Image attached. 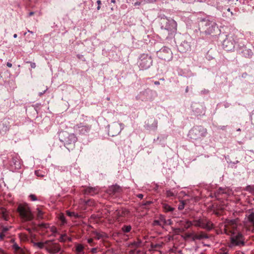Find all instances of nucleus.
<instances>
[{
    "label": "nucleus",
    "instance_id": "680f3d73",
    "mask_svg": "<svg viewBox=\"0 0 254 254\" xmlns=\"http://www.w3.org/2000/svg\"><path fill=\"white\" fill-rule=\"evenodd\" d=\"M160 80H164V78H161Z\"/></svg>",
    "mask_w": 254,
    "mask_h": 254
},
{
    "label": "nucleus",
    "instance_id": "1a4fd4ad",
    "mask_svg": "<svg viewBox=\"0 0 254 254\" xmlns=\"http://www.w3.org/2000/svg\"><path fill=\"white\" fill-rule=\"evenodd\" d=\"M91 128V126L85 125L83 123H79L73 127L74 130L80 134H86L88 133Z\"/></svg>",
    "mask_w": 254,
    "mask_h": 254
},
{
    "label": "nucleus",
    "instance_id": "6e6d98bb",
    "mask_svg": "<svg viewBox=\"0 0 254 254\" xmlns=\"http://www.w3.org/2000/svg\"><path fill=\"white\" fill-rule=\"evenodd\" d=\"M17 37V34H14V35H13V37H14V38H16Z\"/></svg>",
    "mask_w": 254,
    "mask_h": 254
},
{
    "label": "nucleus",
    "instance_id": "2f4dec72",
    "mask_svg": "<svg viewBox=\"0 0 254 254\" xmlns=\"http://www.w3.org/2000/svg\"><path fill=\"white\" fill-rule=\"evenodd\" d=\"M166 195L167 196H173L175 195V193L171 190H169L166 191Z\"/></svg>",
    "mask_w": 254,
    "mask_h": 254
},
{
    "label": "nucleus",
    "instance_id": "09e8293b",
    "mask_svg": "<svg viewBox=\"0 0 254 254\" xmlns=\"http://www.w3.org/2000/svg\"><path fill=\"white\" fill-rule=\"evenodd\" d=\"M154 83L155 84V85H159L160 84V82L158 81H154Z\"/></svg>",
    "mask_w": 254,
    "mask_h": 254
},
{
    "label": "nucleus",
    "instance_id": "a19ab883",
    "mask_svg": "<svg viewBox=\"0 0 254 254\" xmlns=\"http://www.w3.org/2000/svg\"><path fill=\"white\" fill-rule=\"evenodd\" d=\"M165 223L167 225H171L172 221L170 219H168L165 221Z\"/></svg>",
    "mask_w": 254,
    "mask_h": 254
},
{
    "label": "nucleus",
    "instance_id": "aec40b11",
    "mask_svg": "<svg viewBox=\"0 0 254 254\" xmlns=\"http://www.w3.org/2000/svg\"><path fill=\"white\" fill-rule=\"evenodd\" d=\"M163 207L164 211L166 212L173 211L174 209L173 207H172L166 203L163 204Z\"/></svg>",
    "mask_w": 254,
    "mask_h": 254
},
{
    "label": "nucleus",
    "instance_id": "58836bf2",
    "mask_svg": "<svg viewBox=\"0 0 254 254\" xmlns=\"http://www.w3.org/2000/svg\"><path fill=\"white\" fill-rule=\"evenodd\" d=\"M14 164L15 165V167L17 168H19L20 167V162L19 161H16L15 162H14Z\"/></svg>",
    "mask_w": 254,
    "mask_h": 254
},
{
    "label": "nucleus",
    "instance_id": "b1692460",
    "mask_svg": "<svg viewBox=\"0 0 254 254\" xmlns=\"http://www.w3.org/2000/svg\"><path fill=\"white\" fill-rule=\"evenodd\" d=\"M59 218L60 220L61 221V225H64L66 223V221L65 218L64 214H61L59 215Z\"/></svg>",
    "mask_w": 254,
    "mask_h": 254
},
{
    "label": "nucleus",
    "instance_id": "e2e57ef3",
    "mask_svg": "<svg viewBox=\"0 0 254 254\" xmlns=\"http://www.w3.org/2000/svg\"><path fill=\"white\" fill-rule=\"evenodd\" d=\"M30 15H31V14H33V12H30Z\"/></svg>",
    "mask_w": 254,
    "mask_h": 254
},
{
    "label": "nucleus",
    "instance_id": "bf43d9fd",
    "mask_svg": "<svg viewBox=\"0 0 254 254\" xmlns=\"http://www.w3.org/2000/svg\"><path fill=\"white\" fill-rule=\"evenodd\" d=\"M28 32L30 33H31V34H33V32L31 31H30V30H28L27 31Z\"/></svg>",
    "mask_w": 254,
    "mask_h": 254
},
{
    "label": "nucleus",
    "instance_id": "c9c22d12",
    "mask_svg": "<svg viewBox=\"0 0 254 254\" xmlns=\"http://www.w3.org/2000/svg\"><path fill=\"white\" fill-rule=\"evenodd\" d=\"M29 197L30 198V199H31V200L32 201H36L37 200L36 196L34 195V194H30L29 195Z\"/></svg>",
    "mask_w": 254,
    "mask_h": 254
},
{
    "label": "nucleus",
    "instance_id": "7ed1b4c3",
    "mask_svg": "<svg viewBox=\"0 0 254 254\" xmlns=\"http://www.w3.org/2000/svg\"><path fill=\"white\" fill-rule=\"evenodd\" d=\"M200 25L203 28L206 34L213 36L214 35H219L220 34V30L218 29L216 23L214 21L204 18L201 20Z\"/></svg>",
    "mask_w": 254,
    "mask_h": 254
},
{
    "label": "nucleus",
    "instance_id": "7c9ffc66",
    "mask_svg": "<svg viewBox=\"0 0 254 254\" xmlns=\"http://www.w3.org/2000/svg\"><path fill=\"white\" fill-rule=\"evenodd\" d=\"M247 190L249 191L252 193H254V185L253 186H248L247 187Z\"/></svg>",
    "mask_w": 254,
    "mask_h": 254
},
{
    "label": "nucleus",
    "instance_id": "f03ea898",
    "mask_svg": "<svg viewBox=\"0 0 254 254\" xmlns=\"http://www.w3.org/2000/svg\"><path fill=\"white\" fill-rule=\"evenodd\" d=\"M161 24L162 29H164V32H167L166 38L174 37L177 32V24L176 22L171 17H161Z\"/></svg>",
    "mask_w": 254,
    "mask_h": 254
},
{
    "label": "nucleus",
    "instance_id": "052dcab7",
    "mask_svg": "<svg viewBox=\"0 0 254 254\" xmlns=\"http://www.w3.org/2000/svg\"><path fill=\"white\" fill-rule=\"evenodd\" d=\"M188 91V87L186 88V92H187Z\"/></svg>",
    "mask_w": 254,
    "mask_h": 254
},
{
    "label": "nucleus",
    "instance_id": "a878e982",
    "mask_svg": "<svg viewBox=\"0 0 254 254\" xmlns=\"http://www.w3.org/2000/svg\"><path fill=\"white\" fill-rule=\"evenodd\" d=\"M66 240H68L69 241H71V239L68 238L65 234L62 235L60 237V241L62 242L65 241Z\"/></svg>",
    "mask_w": 254,
    "mask_h": 254
},
{
    "label": "nucleus",
    "instance_id": "49530a36",
    "mask_svg": "<svg viewBox=\"0 0 254 254\" xmlns=\"http://www.w3.org/2000/svg\"><path fill=\"white\" fill-rule=\"evenodd\" d=\"M137 197H138V198H141H141H143V194H138V195H137Z\"/></svg>",
    "mask_w": 254,
    "mask_h": 254
},
{
    "label": "nucleus",
    "instance_id": "473e14b6",
    "mask_svg": "<svg viewBox=\"0 0 254 254\" xmlns=\"http://www.w3.org/2000/svg\"><path fill=\"white\" fill-rule=\"evenodd\" d=\"M105 236V234H100L98 233H96V236L98 239H100L101 238H103Z\"/></svg>",
    "mask_w": 254,
    "mask_h": 254
},
{
    "label": "nucleus",
    "instance_id": "13d9d810",
    "mask_svg": "<svg viewBox=\"0 0 254 254\" xmlns=\"http://www.w3.org/2000/svg\"><path fill=\"white\" fill-rule=\"evenodd\" d=\"M111 2L115 3L116 2L115 0H111Z\"/></svg>",
    "mask_w": 254,
    "mask_h": 254
},
{
    "label": "nucleus",
    "instance_id": "6ab92c4d",
    "mask_svg": "<svg viewBox=\"0 0 254 254\" xmlns=\"http://www.w3.org/2000/svg\"><path fill=\"white\" fill-rule=\"evenodd\" d=\"M0 214H1L2 218L5 220H7L8 219V216L7 214V212L5 209L3 208H1L0 209Z\"/></svg>",
    "mask_w": 254,
    "mask_h": 254
},
{
    "label": "nucleus",
    "instance_id": "72a5a7b5",
    "mask_svg": "<svg viewBox=\"0 0 254 254\" xmlns=\"http://www.w3.org/2000/svg\"><path fill=\"white\" fill-rule=\"evenodd\" d=\"M161 245L160 244H151V248L153 249H157V248L160 247Z\"/></svg>",
    "mask_w": 254,
    "mask_h": 254
},
{
    "label": "nucleus",
    "instance_id": "603ef678",
    "mask_svg": "<svg viewBox=\"0 0 254 254\" xmlns=\"http://www.w3.org/2000/svg\"><path fill=\"white\" fill-rule=\"evenodd\" d=\"M140 2H135L134 3V5H138L140 4Z\"/></svg>",
    "mask_w": 254,
    "mask_h": 254
},
{
    "label": "nucleus",
    "instance_id": "3c124183",
    "mask_svg": "<svg viewBox=\"0 0 254 254\" xmlns=\"http://www.w3.org/2000/svg\"><path fill=\"white\" fill-rule=\"evenodd\" d=\"M135 253V250H131L130 252V254H134Z\"/></svg>",
    "mask_w": 254,
    "mask_h": 254
},
{
    "label": "nucleus",
    "instance_id": "79ce46f5",
    "mask_svg": "<svg viewBox=\"0 0 254 254\" xmlns=\"http://www.w3.org/2000/svg\"><path fill=\"white\" fill-rule=\"evenodd\" d=\"M8 230V228L7 227H3L2 229V232L4 233H6Z\"/></svg>",
    "mask_w": 254,
    "mask_h": 254
},
{
    "label": "nucleus",
    "instance_id": "4c0bfd02",
    "mask_svg": "<svg viewBox=\"0 0 254 254\" xmlns=\"http://www.w3.org/2000/svg\"><path fill=\"white\" fill-rule=\"evenodd\" d=\"M184 208V203L183 202H182L179 206H178V209L181 210H183Z\"/></svg>",
    "mask_w": 254,
    "mask_h": 254
},
{
    "label": "nucleus",
    "instance_id": "39448f33",
    "mask_svg": "<svg viewBox=\"0 0 254 254\" xmlns=\"http://www.w3.org/2000/svg\"><path fill=\"white\" fill-rule=\"evenodd\" d=\"M207 130L201 126L194 127L192 128L188 133V136L193 140L201 139L206 136Z\"/></svg>",
    "mask_w": 254,
    "mask_h": 254
},
{
    "label": "nucleus",
    "instance_id": "412c9836",
    "mask_svg": "<svg viewBox=\"0 0 254 254\" xmlns=\"http://www.w3.org/2000/svg\"><path fill=\"white\" fill-rule=\"evenodd\" d=\"M131 230L130 225H124L122 228V230L124 233H128Z\"/></svg>",
    "mask_w": 254,
    "mask_h": 254
},
{
    "label": "nucleus",
    "instance_id": "a211bd4d",
    "mask_svg": "<svg viewBox=\"0 0 254 254\" xmlns=\"http://www.w3.org/2000/svg\"><path fill=\"white\" fill-rule=\"evenodd\" d=\"M151 120L153 121L152 125H146V127L148 129H156L157 127V121L154 119H151Z\"/></svg>",
    "mask_w": 254,
    "mask_h": 254
},
{
    "label": "nucleus",
    "instance_id": "bb28decb",
    "mask_svg": "<svg viewBox=\"0 0 254 254\" xmlns=\"http://www.w3.org/2000/svg\"><path fill=\"white\" fill-rule=\"evenodd\" d=\"M37 217H38V218H39V219L42 218V215H43L42 211L39 208H38L37 209Z\"/></svg>",
    "mask_w": 254,
    "mask_h": 254
},
{
    "label": "nucleus",
    "instance_id": "37998d69",
    "mask_svg": "<svg viewBox=\"0 0 254 254\" xmlns=\"http://www.w3.org/2000/svg\"><path fill=\"white\" fill-rule=\"evenodd\" d=\"M30 65L32 68H34L36 67V64L34 63H31Z\"/></svg>",
    "mask_w": 254,
    "mask_h": 254
},
{
    "label": "nucleus",
    "instance_id": "8fccbe9b",
    "mask_svg": "<svg viewBox=\"0 0 254 254\" xmlns=\"http://www.w3.org/2000/svg\"><path fill=\"white\" fill-rule=\"evenodd\" d=\"M0 254H5L4 251L1 249H0Z\"/></svg>",
    "mask_w": 254,
    "mask_h": 254
},
{
    "label": "nucleus",
    "instance_id": "a18cd8bd",
    "mask_svg": "<svg viewBox=\"0 0 254 254\" xmlns=\"http://www.w3.org/2000/svg\"><path fill=\"white\" fill-rule=\"evenodd\" d=\"M6 65L8 67H11L12 66V64L9 62L7 63Z\"/></svg>",
    "mask_w": 254,
    "mask_h": 254
},
{
    "label": "nucleus",
    "instance_id": "4468645a",
    "mask_svg": "<svg viewBox=\"0 0 254 254\" xmlns=\"http://www.w3.org/2000/svg\"><path fill=\"white\" fill-rule=\"evenodd\" d=\"M123 128H124V125L123 124H122V123L115 124L112 126L111 130H113L114 129H117V130L115 132V133L119 134Z\"/></svg>",
    "mask_w": 254,
    "mask_h": 254
},
{
    "label": "nucleus",
    "instance_id": "9b49d317",
    "mask_svg": "<svg viewBox=\"0 0 254 254\" xmlns=\"http://www.w3.org/2000/svg\"><path fill=\"white\" fill-rule=\"evenodd\" d=\"M180 52L185 53L190 50V43L184 41L181 43L179 47Z\"/></svg>",
    "mask_w": 254,
    "mask_h": 254
},
{
    "label": "nucleus",
    "instance_id": "c85d7f7f",
    "mask_svg": "<svg viewBox=\"0 0 254 254\" xmlns=\"http://www.w3.org/2000/svg\"><path fill=\"white\" fill-rule=\"evenodd\" d=\"M110 190L115 192L119 191V190H120V188L119 186L116 185L113 186L111 187Z\"/></svg>",
    "mask_w": 254,
    "mask_h": 254
},
{
    "label": "nucleus",
    "instance_id": "0e129e2a",
    "mask_svg": "<svg viewBox=\"0 0 254 254\" xmlns=\"http://www.w3.org/2000/svg\"><path fill=\"white\" fill-rule=\"evenodd\" d=\"M239 163V161H237L236 162V163Z\"/></svg>",
    "mask_w": 254,
    "mask_h": 254
},
{
    "label": "nucleus",
    "instance_id": "f8f14e48",
    "mask_svg": "<svg viewBox=\"0 0 254 254\" xmlns=\"http://www.w3.org/2000/svg\"><path fill=\"white\" fill-rule=\"evenodd\" d=\"M66 137L65 138L64 141L66 144H71L75 143L76 141L77 138L74 133H68L65 132Z\"/></svg>",
    "mask_w": 254,
    "mask_h": 254
},
{
    "label": "nucleus",
    "instance_id": "864d4df0",
    "mask_svg": "<svg viewBox=\"0 0 254 254\" xmlns=\"http://www.w3.org/2000/svg\"><path fill=\"white\" fill-rule=\"evenodd\" d=\"M252 122L254 124V115L252 117Z\"/></svg>",
    "mask_w": 254,
    "mask_h": 254
},
{
    "label": "nucleus",
    "instance_id": "393cba45",
    "mask_svg": "<svg viewBox=\"0 0 254 254\" xmlns=\"http://www.w3.org/2000/svg\"><path fill=\"white\" fill-rule=\"evenodd\" d=\"M34 245L36 246L38 248L40 249L45 248V246L46 245V242L45 243L43 242H38L34 244Z\"/></svg>",
    "mask_w": 254,
    "mask_h": 254
},
{
    "label": "nucleus",
    "instance_id": "20e7f679",
    "mask_svg": "<svg viewBox=\"0 0 254 254\" xmlns=\"http://www.w3.org/2000/svg\"><path fill=\"white\" fill-rule=\"evenodd\" d=\"M187 228L189 227L191 225H194L196 227H199L203 229L210 230L213 228L212 223L206 218H199L198 219L194 220L193 221H187Z\"/></svg>",
    "mask_w": 254,
    "mask_h": 254
},
{
    "label": "nucleus",
    "instance_id": "dca6fc26",
    "mask_svg": "<svg viewBox=\"0 0 254 254\" xmlns=\"http://www.w3.org/2000/svg\"><path fill=\"white\" fill-rule=\"evenodd\" d=\"M246 218L247 221L251 224H254V212H250L247 215Z\"/></svg>",
    "mask_w": 254,
    "mask_h": 254
},
{
    "label": "nucleus",
    "instance_id": "ddd939ff",
    "mask_svg": "<svg viewBox=\"0 0 254 254\" xmlns=\"http://www.w3.org/2000/svg\"><path fill=\"white\" fill-rule=\"evenodd\" d=\"M208 238V236L206 234L203 232H200L197 234H192V239L193 240H202L203 239H206Z\"/></svg>",
    "mask_w": 254,
    "mask_h": 254
},
{
    "label": "nucleus",
    "instance_id": "5fc2aeb1",
    "mask_svg": "<svg viewBox=\"0 0 254 254\" xmlns=\"http://www.w3.org/2000/svg\"><path fill=\"white\" fill-rule=\"evenodd\" d=\"M43 225L44 226V227L45 228H48V226L49 227L48 225V224H43Z\"/></svg>",
    "mask_w": 254,
    "mask_h": 254
},
{
    "label": "nucleus",
    "instance_id": "69168bd1",
    "mask_svg": "<svg viewBox=\"0 0 254 254\" xmlns=\"http://www.w3.org/2000/svg\"><path fill=\"white\" fill-rule=\"evenodd\" d=\"M111 10H113V7H111Z\"/></svg>",
    "mask_w": 254,
    "mask_h": 254
},
{
    "label": "nucleus",
    "instance_id": "6e6552de",
    "mask_svg": "<svg viewBox=\"0 0 254 254\" xmlns=\"http://www.w3.org/2000/svg\"><path fill=\"white\" fill-rule=\"evenodd\" d=\"M157 55L160 59L166 61H170L173 58L171 49L167 47H164L157 51Z\"/></svg>",
    "mask_w": 254,
    "mask_h": 254
},
{
    "label": "nucleus",
    "instance_id": "9d476101",
    "mask_svg": "<svg viewBox=\"0 0 254 254\" xmlns=\"http://www.w3.org/2000/svg\"><path fill=\"white\" fill-rule=\"evenodd\" d=\"M46 244L45 249L50 254H56L61 251V248L58 244L48 241H46Z\"/></svg>",
    "mask_w": 254,
    "mask_h": 254
},
{
    "label": "nucleus",
    "instance_id": "5701e85b",
    "mask_svg": "<svg viewBox=\"0 0 254 254\" xmlns=\"http://www.w3.org/2000/svg\"><path fill=\"white\" fill-rule=\"evenodd\" d=\"M243 52L244 55L248 57H251L253 55L252 51L250 49L245 50Z\"/></svg>",
    "mask_w": 254,
    "mask_h": 254
},
{
    "label": "nucleus",
    "instance_id": "0eeeda50",
    "mask_svg": "<svg viewBox=\"0 0 254 254\" xmlns=\"http://www.w3.org/2000/svg\"><path fill=\"white\" fill-rule=\"evenodd\" d=\"M138 63L141 69H147L152 65V59L151 56L144 54L140 56Z\"/></svg>",
    "mask_w": 254,
    "mask_h": 254
},
{
    "label": "nucleus",
    "instance_id": "f3484780",
    "mask_svg": "<svg viewBox=\"0 0 254 254\" xmlns=\"http://www.w3.org/2000/svg\"><path fill=\"white\" fill-rule=\"evenodd\" d=\"M12 248L15 250L16 254H23L24 253L23 250L16 244H14L12 245Z\"/></svg>",
    "mask_w": 254,
    "mask_h": 254
},
{
    "label": "nucleus",
    "instance_id": "c03bdc74",
    "mask_svg": "<svg viewBox=\"0 0 254 254\" xmlns=\"http://www.w3.org/2000/svg\"><path fill=\"white\" fill-rule=\"evenodd\" d=\"M47 90H48V88L47 87V88H46V90H45L44 91H43V92H39V96H41V95H42L43 94H44V93L46 92V91Z\"/></svg>",
    "mask_w": 254,
    "mask_h": 254
},
{
    "label": "nucleus",
    "instance_id": "ea45409f",
    "mask_svg": "<svg viewBox=\"0 0 254 254\" xmlns=\"http://www.w3.org/2000/svg\"><path fill=\"white\" fill-rule=\"evenodd\" d=\"M5 233L1 232L0 233V239H3V238L5 237Z\"/></svg>",
    "mask_w": 254,
    "mask_h": 254
},
{
    "label": "nucleus",
    "instance_id": "4be33fe9",
    "mask_svg": "<svg viewBox=\"0 0 254 254\" xmlns=\"http://www.w3.org/2000/svg\"><path fill=\"white\" fill-rule=\"evenodd\" d=\"M142 245V241L140 240H137V241L134 242L131 244V246L132 247H139Z\"/></svg>",
    "mask_w": 254,
    "mask_h": 254
},
{
    "label": "nucleus",
    "instance_id": "2eb2a0df",
    "mask_svg": "<svg viewBox=\"0 0 254 254\" xmlns=\"http://www.w3.org/2000/svg\"><path fill=\"white\" fill-rule=\"evenodd\" d=\"M84 246L82 244H77L75 245V252L76 254H82L84 253Z\"/></svg>",
    "mask_w": 254,
    "mask_h": 254
},
{
    "label": "nucleus",
    "instance_id": "f704fd0d",
    "mask_svg": "<svg viewBox=\"0 0 254 254\" xmlns=\"http://www.w3.org/2000/svg\"><path fill=\"white\" fill-rule=\"evenodd\" d=\"M97 5H98V6L97 7V9L98 10H99L101 8V5L102 4L101 1L100 0H98L97 1Z\"/></svg>",
    "mask_w": 254,
    "mask_h": 254
},
{
    "label": "nucleus",
    "instance_id": "423d86ee",
    "mask_svg": "<svg viewBox=\"0 0 254 254\" xmlns=\"http://www.w3.org/2000/svg\"><path fill=\"white\" fill-rule=\"evenodd\" d=\"M17 210L21 217L25 220H31L33 219V214L27 204H19Z\"/></svg>",
    "mask_w": 254,
    "mask_h": 254
},
{
    "label": "nucleus",
    "instance_id": "c756f323",
    "mask_svg": "<svg viewBox=\"0 0 254 254\" xmlns=\"http://www.w3.org/2000/svg\"><path fill=\"white\" fill-rule=\"evenodd\" d=\"M35 174L37 177H43L45 176V175L39 170L35 171Z\"/></svg>",
    "mask_w": 254,
    "mask_h": 254
},
{
    "label": "nucleus",
    "instance_id": "e433bc0d",
    "mask_svg": "<svg viewBox=\"0 0 254 254\" xmlns=\"http://www.w3.org/2000/svg\"><path fill=\"white\" fill-rule=\"evenodd\" d=\"M50 229L51 230V231L53 233H55L57 232V228L54 227V226H52V227H49Z\"/></svg>",
    "mask_w": 254,
    "mask_h": 254
},
{
    "label": "nucleus",
    "instance_id": "cd10ccee",
    "mask_svg": "<svg viewBox=\"0 0 254 254\" xmlns=\"http://www.w3.org/2000/svg\"><path fill=\"white\" fill-rule=\"evenodd\" d=\"M66 213L69 216H70V217H71V216H74L75 217H78V214L73 212H70L69 211H67Z\"/></svg>",
    "mask_w": 254,
    "mask_h": 254
},
{
    "label": "nucleus",
    "instance_id": "f257e3e1",
    "mask_svg": "<svg viewBox=\"0 0 254 254\" xmlns=\"http://www.w3.org/2000/svg\"><path fill=\"white\" fill-rule=\"evenodd\" d=\"M232 224L233 225V228L235 227V224L234 223V221L231 220L225 224L223 228L221 227L222 230H223V233L230 235L231 243L229 245L230 247L234 246H241L244 245V241L243 235L239 232H237L234 230H231L229 227V225ZM223 227V226H222Z\"/></svg>",
    "mask_w": 254,
    "mask_h": 254
},
{
    "label": "nucleus",
    "instance_id": "de8ad7c7",
    "mask_svg": "<svg viewBox=\"0 0 254 254\" xmlns=\"http://www.w3.org/2000/svg\"><path fill=\"white\" fill-rule=\"evenodd\" d=\"M87 242L88 243L91 244L93 242V240L92 239H88Z\"/></svg>",
    "mask_w": 254,
    "mask_h": 254
},
{
    "label": "nucleus",
    "instance_id": "4d7b16f0",
    "mask_svg": "<svg viewBox=\"0 0 254 254\" xmlns=\"http://www.w3.org/2000/svg\"><path fill=\"white\" fill-rule=\"evenodd\" d=\"M96 249L94 248V249H92V251L93 252H96Z\"/></svg>",
    "mask_w": 254,
    "mask_h": 254
}]
</instances>
